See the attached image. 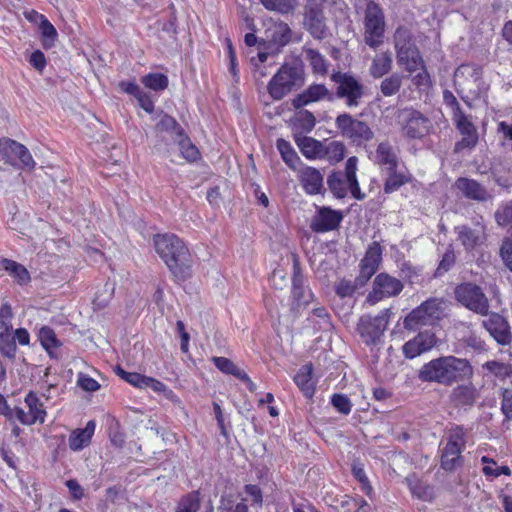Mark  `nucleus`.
I'll return each mask as SVG.
<instances>
[{
  "label": "nucleus",
  "mask_w": 512,
  "mask_h": 512,
  "mask_svg": "<svg viewBox=\"0 0 512 512\" xmlns=\"http://www.w3.org/2000/svg\"><path fill=\"white\" fill-rule=\"evenodd\" d=\"M473 367L469 360L456 356H442L423 365L419 378L425 382H436L445 386L472 378Z\"/></svg>",
  "instance_id": "nucleus-1"
},
{
  "label": "nucleus",
  "mask_w": 512,
  "mask_h": 512,
  "mask_svg": "<svg viewBox=\"0 0 512 512\" xmlns=\"http://www.w3.org/2000/svg\"><path fill=\"white\" fill-rule=\"evenodd\" d=\"M154 246L159 257L177 279L184 280L191 275L192 258L185 243L174 234H160L154 237Z\"/></svg>",
  "instance_id": "nucleus-2"
},
{
  "label": "nucleus",
  "mask_w": 512,
  "mask_h": 512,
  "mask_svg": "<svg viewBox=\"0 0 512 512\" xmlns=\"http://www.w3.org/2000/svg\"><path fill=\"white\" fill-rule=\"evenodd\" d=\"M357 162L356 157H350L346 162L344 172H334L328 177V187L336 198H344L348 191L356 200H363L366 197L361 192L356 177Z\"/></svg>",
  "instance_id": "nucleus-3"
},
{
  "label": "nucleus",
  "mask_w": 512,
  "mask_h": 512,
  "mask_svg": "<svg viewBox=\"0 0 512 512\" xmlns=\"http://www.w3.org/2000/svg\"><path fill=\"white\" fill-rule=\"evenodd\" d=\"M386 21L383 9L374 1L366 4L363 16V40L372 49L379 48L384 42Z\"/></svg>",
  "instance_id": "nucleus-4"
},
{
  "label": "nucleus",
  "mask_w": 512,
  "mask_h": 512,
  "mask_svg": "<svg viewBox=\"0 0 512 512\" xmlns=\"http://www.w3.org/2000/svg\"><path fill=\"white\" fill-rule=\"evenodd\" d=\"M303 83V73L300 69L283 65L268 83L267 91L272 99L281 100L293 89L302 86Z\"/></svg>",
  "instance_id": "nucleus-5"
},
{
  "label": "nucleus",
  "mask_w": 512,
  "mask_h": 512,
  "mask_svg": "<svg viewBox=\"0 0 512 512\" xmlns=\"http://www.w3.org/2000/svg\"><path fill=\"white\" fill-rule=\"evenodd\" d=\"M456 300L470 311L481 316L488 315L490 304L482 288L474 283H462L455 288Z\"/></svg>",
  "instance_id": "nucleus-6"
},
{
  "label": "nucleus",
  "mask_w": 512,
  "mask_h": 512,
  "mask_svg": "<svg viewBox=\"0 0 512 512\" xmlns=\"http://www.w3.org/2000/svg\"><path fill=\"white\" fill-rule=\"evenodd\" d=\"M403 134L411 139H420L428 135L432 128L431 120L418 110L405 108L398 115Z\"/></svg>",
  "instance_id": "nucleus-7"
},
{
  "label": "nucleus",
  "mask_w": 512,
  "mask_h": 512,
  "mask_svg": "<svg viewBox=\"0 0 512 512\" xmlns=\"http://www.w3.org/2000/svg\"><path fill=\"white\" fill-rule=\"evenodd\" d=\"M465 430L461 426L451 428L447 433V444L443 448L441 466L452 471L461 464V452L465 446Z\"/></svg>",
  "instance_id": "nucleus-8"
},
{
  "label": "nucleus",
  "mask_w": 512,
  "mask_h": 512,
  "mask_svg": "<svg viewBox=\"0 0 512 512\" xmlns=\"http://www.w3.org/2000/svg\"><path fill=\"white\" fill-rule=\"evenodd\" d=\"M331 80L338 86L336 95L338 98L345 99L348 107H357L364 96V85L353 75L342 72H335L331 75Z\"/></svg>",
  "instance_id": "nucleus-9"
},
{
  "label": "nucleus",
  "mask_w": 512,
  "mask_h": 512,
  "mask_svg": "<svg viewBox=\"0 0 512 512\" xmlns=\"http://www.w3.org/2000/svg\"><path fill=\"white\" fill-rule=\"evenodd\" d=\"M441 315V302L435 298L428 299L405 317L404 327L408 330H416L419 326L432 324Z\"/></svg>",
  "instance_id": "nucleus-10"
},
{
  "label": "nucleus",
  "mask_w": 512,
  "mask_h": 512,
  "mask_svg": "<svg viewBox=\"0 0 512 512\" xmlns=\"http://www.w3.org/2000/svg\"><path fill=\"white\" fill-rule=\"evenodd\" d=\"M336 126L343 137L357 144L369 141L374 136L373 131L366 122L358 120L347 113L340 114L336 118Z\"/></svg>",
  "instance_id": "nucleus-11"
},
{
  "label": "nucleus",
  "mask_w": 512,
  "mask_h": 512,
  "mask_svg": "<svg viewBox=\"0 0 512 512\" xmlns=\"http://www.w3.org/2000/svg\"><path fill=\"white\" fill-rule=\"evenodd\" d=\"M403 290L402 282L387 273L378 274L373 282V290L367 296V302L374 305L386 297L398 295Z\"/></svg>",
  "instance_id": "nucleus-12"
},
{
  "label": "nucleus",
  "mask_w": 512,
  "mask_h": 512,
  "mask_svg": "<svg viewBox=\"0 0 512 512\" xmlns=\"http://www.w3.org/2000/svg\"><path fill=\"white\" fill-rule=\"evenodd\" d=\"M305 29L316 39L326 36L327 27L323 13V6L315 0H308L304 6Z\"/></svg>",
  "instance_id": "nucleus-13"
},
{
  "label": "nucleus",
  "mask_w": 512,
  "mask_h": 512,
  "mask_svg": "<svg viewBox=\"0 0 512 512\" xmlns=\"http://www.w3.org/2000/svg\"><path fill=\"white\" fill-rule=\"evenodd\" d=\"M0 154L11 165H16L14 159H19L22 169L33 170L36 165L27 147L12 139L0 140Z\"/></svg>",
  "instance_id": "nucleus-14"
},
{
  "label": "nucleus",
  "mask_w": 512,
  "mask_h": 512,
  "mask_svg": "<svg viewBox=\"0 0 512 512\" xmlns=\"http://www.w3.org/2000/svg\"><path fill=\"white\" fill-rule=\"evenodd\" d=\"M454 83L462 90L478 94L482 85V69L473 64H463L454 73Z\"/></svg>",
  "instance_id": "nucleus-15"
},
{
  "label": "nucleus",
  "mask_w": 512,
  "mask_h": 512,
  "mask_svg": "<svg viewBox=\"0 0 512 512\" xmlns=\"http://www.w3.org/2000/svg\"><path fill=\"white\" fill-rule=\"evenodd\" d=\"M390 309L381 311L376 317L363 316L358 324V331L362 337L366 338V342H375L386 330Z\"/></svg>",
  "instance_id": "nucleus-16"
},
{
  "label": "nucleus",
  "mask_w": 512,
  "mask_h": 512,
  "mask_svg": "<svg viewBox=\"0 0 512 512\" xmlns=\"http://www.w3.org/2000/svg\"><path fill=\"white\" fill-rule=\"evenodd\" d=\"M454 187L465 199L478 203H485L493 199L491 192L477 180L468 177H459Z\"/></svg>",
  "instance_id": "nucleus-17"
},
{
  "label": "nucleus",
  "mask_w": 512,
  "mask_h": 512,
  "mask_svg": "<svg viewBox=\"0 0 512 512\" xmlns=\"http://www.w3.org/2000/svg\"><path fill=\"white\" fill-rule=\"evenodd\" d=\"M457 118L453 119L457 129L462 135L460 141L455 144L454 151L473 149L478 143V132L471 119L463 112H457Z\"/></svg>",
  "instance_id": "nucleus-18"
},
{
  "label": "nucleus",
  "mask_w": 512,
  "mask_h": 512,
  "mask_svg": "<svg viewBox=\"0 0 512 512\" xmlns=\"http://www.w3.org/2000/svg\"><path fill=\"white\" fill-rule=\"evenodd\" d=\"M488 318L482 321V326L500 345H508L512 340V333L508 321L498 313H488Z\"/></svg>",
  "instance_id": "nucleus-19"
},
{
  "label": "nucleus",
  "mask_w": 512,
  "mask_h": 512,
  "mask_svg": "<svg viewBox=\"0 0 512 512\" xmlns=\"http://www.w3.org/2000/svg\"><path fill=\"white\" fill-rule=\"evenodd\" d=\"M342 219L343 215L340 211L320 207L312 218L310 228L317 233L331 231L338 228Z\"/></svg>",
  "instance_id": "nucleus-20"
},
{
  "label": "nucleus",
  "mask_w": 512,
  "mask_h": 512,
  "mask_svg": "<svg viewBox=\"0 0 512 512\" xmlns=\"http://www.w3.org/2000/svg\"><path fill=\"white\" fill-rule=\"evenodd\" d=\"M381 259V246L377 242H374L369 246L364 258L361 260L360 274L358 276V281L361 286H364L366 282L375 274Z\"/></svg>",
  "instance_id": "nucleus-21"
},
{
  "label": "nucleus",
  "mask_w": 512,
  "mask_h": 512,
  "mask_svg": "<svg viewBox=\"0 0 512 512\" xmlns=\"http://www.w3.org/2000/svg\"><path fill=\"white\" fill-rule=\"evenodd\" d=\"M449 397L455 407L470 408L480 398V390L472 382H467L453 388Z\"/></svg>",
  "instance_id": "nucleus-22"
},
{
  "label": "nucleus",
  "mask_w": 512,
  "mask_h": 512,
  "mask_svg": "<svg viewBox=\"0 0 512 512\" xmlns=\"http://www.w3.org/2000/svg\"><path fill=\"white\" fill-rule=\"evenodd\" d=\"M436 342V337L433 333L428 331L421 332L404 344L403 353L407 358H415L432 349Z\"/></svg>",
  "instance_id": "nucleus-23"
},
{
  "label": "nucleus",
  "mask_w": 512,
  "mask_h": 512,
  "mask_svg": "<svg viewBox=\"0 0 512 512\" xmlns=\"http://www.w3.org/2000/svg\"><path fill=\"white\" fill-rule=\"evenodd\" d=\"M293 269L292 295L298 308L301 306L305 307L312 301L313 294L303 285V276L300 273L299 263L296 256H294Z\"/></svg>",
  "instance_id": "nucleus-24"
},
{
  "label": "nucleus",
  "mask_w": 512,
  "mask_h": 512,
  "mask_svg": "<svg viewBox=\"0 0 512 512\" xmlns=\"http://www.w3.org/2000/svg\"><path fill=\"white\" fill-rule=\"evenodd\" d=\"M331 98L329 90L323 84H312L301 94H298L292 101L294 108L299 109L312 102H317L325 98Z\"/></svg>",
  "instance_id": "nucleus-25"
},
{
  "label": "nucleus",
  "mask_w": 512,
  "mask_h": 512,
  "mask_svg": "<svg viewBox=\"0 0 512 512\" xmlns=\"http://www.w3.org/2000/svg\"><path fill=\"white\" fill-rule=\"evenodd\" d=\"M299 180L306 193L316 195L323 189V175L313 167H305L299 173Z\"/></svg>",
  "instance_id": "nucleus-26"
},
{
  "label": "nucleus",
  "mask_w": 512,
  "mask_h": 512,
  "mask_svg": "<svg viewBox=\"0 0 512 512\" xmlns=\"http://www.w3.org/2000/svg\"><path fill=\"white\" fill-rule=\"evenodd\" d=\"M458 237L466 249H473L478 245L484 236L485 227L478 221L475 228L466 225L457 227Z\"/></svg>",
  "instance_id": "nucleus-27"
},
{
  "label": "nucleus",
  "mask_w": 512,
  "mask_h": 512,
  "mask_svg": "<svg viewBox=\"0 0 512 512\" xmlns=\"http://www.w3.org/2000/svg\"><path fill=\"white\" fill-rule=\"evenodd\" d=\"M266 37L274 45L283 47L291 40V29L284 22H274L267 28Z\"/></svg>",
  "instance_id": "nucleus-28"
},
{
  "label": "nucleus",
  "mask_w": 512,
  "mask_h": 512,
  "mask_svg": "<svg viewBox=\"0 0 512 512\" xmlns=\"http://www.w3.org/2000/svg\"><path fill=\"white\" fill-rule=\"evenodd\" d=\"M392 64L393 59L390 51L377 53L372 59L369 73L373 78L379 79L391 71Z\"/></svg>",
  "instance_id": "nucleus-29"
},
{
  "label": "nucleus",
  "mask_w": 512,
  "mask_h": 512,
  "mask_svg": "<svg viewBox=\"0 0 512 512\" xmlns=\"http://www.w3.org/2000/svg\"><path fill=\"white\" fill-rule=\"evenodd\" d=\"M94 431V421H89L84 429H77L73 431L69 437V448L73 451H79L89 445Z\"/></svg>",
  "instance_id": "nucleus-30"
},
{
  "label": "nucleus",
  "mask_w": 512,
  "mask_h": 512,
  "mask_svg": "<svg viewBox=\"0 0 512 512\" xmlns=\"http://www.w3.org/2000/svg\"><path fill=\"white\" fill-rule=\"evenodd\" d=\"M396 58L398 64L404 66L405 70L411 74L423 68L424 62L417 47L398 52Z\"/></svg>",
  "instance_id": "nucleus-31"
},
{
  "label": "nucleus",
  "mask_w": 512,
  "mask_h": 512,
  "mask_svg": "<svg viewBox=\"0 0 512 512\" xmlns=\"http://www.w3.org/2000/svg\"><path fill=\"white\" fill-rule=\"evenodd\" d=\"M296 144L306 158H323V144L320 141L312 137L302 136L296 138Z\"/></svg>",
  "instance_id": "nucleus-32"
},
{
  "label": "nucleus",
  "mask_w": 512,
  "mask_h": 512,
  "mask_svg": "<svg viewBox=\"0 0 512 512\" xmlns=\"http://www.w3.org/2000/svg\"><path fill=\"white\" fill-rule=\"evenodd\" d=\"M312 365H304L294 377V381L303 394L310 398L314 394L315 385L312 381Z\"/></svg>",
  "instance_id": "nucleus-33"
},
{
  "label": "nucleus",
  "mask_w": 512,
  "mask_h": 512,
  "mask_svg": "<svg viewBox=\"0 0 512 512\" xmlns=\"http://www.w3.org/2000/svg\"><path fill=\"white\" fill-rule=\"evenodd\" d=\"M377 162L387 171L397 168L398 160L392 147L387 143H380L376 150Z\"/></svg>",
  "instance_id": "nucleus-34"
},
{
  "label": "nucleus",
  "mask_w": 512,
  "mask_h": 512,
  "mask_svg": "<svg viewBox=\"0 0 512 512\" xmlns=\"http://www.w3.org/2000/svg\"><path fill=\"white\" fill-rule=\"evenodd\" d=\"M0 265L5 271L15 278L18 284L24 285L30 281L29 272L22 264L3 258L0 260Z\"/></svg>",
  "instance_id": "nucleus-35"
},
{
  "label": "nucleus",
  "mask_w": 512,
  "mask_h": 512,
  "mask_svg": "<svg viewBox=\"0 0 512 512\" xmlns=\"http://www.w3.org/2000/svg\"><path fill=\"white\" fill-rule=\"evenodd\" d=\"M403 79L404 76L398 73H393L384 78L380 83V91L382 95L385 97L396 95L402 87Z\"/></svg>",
  "instance_id": "nucleus-36"
},
{
  "label": "nucleus",
  "mask_w": 512,
  "mask_h": 512,
  "mask_svg": "<svg viewBox=\"0 0 512 512\" xmlns=\"http://www.w3.org/2000/svg\"><path fill=\"white\" fill-rule=\"evenodd\" d=\"M394 47L396 54L400 51H405L416 47L412 41L411 31L408 28L400 26L396 29L394 33Z\"/></svg>",
  "instance_id": "nucleus-37"
},
{
  "label": "nucleus",
  "mask_w": 512,
  "mask_h": 512,
  "mask_svg": "<svg viewBox=\"0 0 512 512\" xmlns=\"http://www.w3.org/2000/svg\"><path fill=\"white\" fill-rule=\"evenodd\" d=\"M25 403L29 408V415H31V418H33V424L37 421L43 423L45 420L46 411L38 397L33 392H29L25 397Z\"/></svg>",
  "instance_id": "nucleus-38"
},
{
  "label": "nucleus",
  "mask_w": 512,
  "mask_h": 512,
  "mask_svg": "<svg viewBox=\"0 0 512 512\" xmlns=\"http://www.w3.org/2000/svg\"><path fill=\"white\" fill-rule=\"evenodd\" d=\"M304 54L306 60L309 61L314 73L320 75L327 74V62L322 54L312 48H305Z\"/></svg>",
  "instance_id": "nucleus-39"
},
{
  "label": "nucleus",
  "mask_w": 512,
  "mask_h": 512,
  "mask_svg": "<svg viewBox=\"0 0 512 512\" xmlns=\"http://www.w3.org/2000/svg\"><path fill=\"white\" fill-rule=\"evenodd\" d=\"M323 158L331 163H338L345 156V145L340 141H331L327 145H323Z\"/></svg>",
  "instance_id": "nucleus-40"
},
{
  "label": "nucleus",
  "mask_w": 512,
  "mask_h": 512,
  "mask_svg": "<svg viewBox=\"0 0 512 512\" xmlns=\"http://www.w3.org/2000/svg\"><path fill=\"white\" fill-rule=\"evenodd\" d=\"M212 361L221 372L233 375L238 379L246 378V372L238 368L230 359L226 357H213Z\"/></svg>",
  "instance_id": "nucleus-41"
},
{
  "label": "nucleus",
  "mask_w": 512,
  "mask_h": 512,
  "mask_svg": "<svg viewBox=\"0 0 512 512\" xmlns=\"http://www.w3.org/2000/svg\"><path fill=\"white\" fill-rule=\"evenodd\" d=\"M277 148L284 162L290 168L295 169L300 159L295 150L290 145V143L285 141L284 139H279L277 141Z\"/></svg>",
  "instance_id": "nucleus-42"
},
{
  "label": "nucleus",
  "mask_w": 512,
  "mask_h": 512,
  "mask_svg": "<svg viewBox=\"0 0 512 512\" xmlns=\"http://www.w3.org/2000/svg\"><path fill=\"white\" fill-rule=\"evenodd\" d=\"M388 177L384 184V192L392 193L398 190L402 185L410 181V178L403 173L397 172L396 169L387 171Z\"/></svg>",
  "instance_id": "nucleus-43"
},
{
  "label": "nucleus",
  "mask_w": 512,
  "mask_h": 512,
  "mask_svg": "<svg viewBox=\"0 0 512 512\" xmlns=\"http://www.w3.org/2000/svg\"><path fill=\"white\" fill-rule=\"evenodd\" d=\"M40 33L43 37V46L45 48H50L54 45L55 40L57 39L58 33L55 27L51 24V22L44 18L39 25Z\"/></svg>",
  "instance_id": "nucleus-44"
},
{
  "label": "nucleus",
  "mask_w": 512,
  "mask_h": 512,
  "mask_svg": "<svg viewBox=\"0 0 512 512\" xmlns=\"http://www.w3.org/2000/svg\"><path fill=\"white\" fill-rule=\"evenodd\" d=\"M142 83L154 91H161L167 88L168 78L164 74L152 73L144 76Z\"/></svg>",
  "instance_id": "nucleus-45"
},
{
  "label": "nucleus",
  "mask_w": 512,
  "mask_h": 512,
  "mask_svg": "<svg viewBox=\"0 0 512 512\" xmlns=\"http://www.w3.org/2000/svg\"><path fill=\"white\" fill-rule=\"evenodd\" d=\"M39 339L42 346L51 354L53 348H58L61 343L55 332L50 327H42L39 331Z\"/></svg>",
  "instance_id": "nucleus-46"
},
{
  "label": "nucleus",
  "mask_w": 512,
  "mask_h": 512,
  "mask_svg": "<svg viewBox=\"0 0 512 512\" xmlns=\"http://www.w3.org/2000/svg\"><path fill=\"white\" fill-rule=\"evenodd\" d=\"M200 508V497L198 492L189 493L183 497L178 504L176 512H197Z\"/></svg>",
  "instance_id": "nucleus-47"
},
{
  "label": "nucleus",
  "mask_w": 512,
  "mask_h": 512,
  "mask_svg": "<svg viewBox=\"0 0 512 512\" xmlns=\"http://www.w3.org/2000/svg\"><path fill=\"white\" fill-rule=\"evenodd\" d=\"M483 368L498 378H506L512 374V366L499 361H488Z\"/></svg>",
  "instance_id": "nucleus-48"
},
{
  "label": "nucleus",
  "mask_w": 512,
  "mask_h": 512,
  "mask_svg": "<svg viewBox=\"0 0 512 512\" xmlns=\"http://www.w3.org/2000/svg\"><path fill=\"white\" fill-rule=\"evenodd\" d=\"M358 287H362L358 281V277L355 281L342 279L336 284L335 292L341 298L351 297Z\"/></svg>",
  "instance_id": "nucleus-49"
},
{
  "label": "nucleus",
  "mask_w": 512,
  "mask_h": 512,
  "mask_svg": "<svg viewBox=\"0 0 512 512\" xmlns=\"http://www.w3.org/2000/svg\"><path fill=\"white\" fill-rule=\"evenodd\" d=\"M410 490L413 495L417 498L429 501L433 497V490L428 485H425L423 482L419 480H409Z\"/></svg>",
  "instance_id": "nucleus-50"
},
{
  "label": "nucleus",
  "mask_w": 512,
  "mask_h": 512,
  "mask_svg": "<svg viewBox=\"0 0 512 512\" xmlns=\"http://www.w3.org/2000/svg\"><path fill=\"white\" fill-rule=\"evenodd\" d=\"M261 2L268 10L289 13L294 9L296 0H261Z\"/></svg>",
  "instance_id": "nucleus-51"
},
{
  "label": "nucleus",
  "mask_w": 512,
  "mask_h": 512,
  "mask_svg": "<svg viewBox=\"0 0 512 512\" xmlns=\"http://www.w3.org/2000/svg\"><path fill=\"white\" fill-rule=\"evenodd\" d=\"M179 147L182 156L188 161H195L199 157V151L190 140L182 134V137H178Z\"/></svg>",
  "instance_id": "nucleus-52"
},
{
  "label": "nucleus",
  "mask_w": 512,
  "mask_h": 512,
  "mask_svg": "<svg viewBox=\"0 0 512 512\" xmlns=\"http://www.w3.org/2000/svg\"><path fill=\"white\" fill-rule=\"evenodd\" d=\"M0 351L9 358L14 357L16 352V343L12 332L0 333Z\"/></svg>",
  "instance_id": "nucleus-53"
},
{
  "label": "nucleus",
  "mask_w": 512,
  "mask_h": 512,
  "mask_svg": "<svg viewBox=\"0 0 512 512\" xmlns=\"http://www.w3.org/2000/svg\"><path fill=\"white\" fill-rule=\"evenodd\" d=\"M12 308L8 303L0 307V333L12 332Z\"/></svg>",
  "instance_id": "nucleus-54"
},
{
  "label": "nucleus",
  "mask_w": 512,
  "mask_h": 512,
  "mask_svg": "<svg viewBox=\"0 0 512 512\" xmlns=\"http://www.w3.org/2000/svg\"><path fill=\"white\" fill-rule=\"evenodd\" d=\"M156 128L159 131L175 132V134L178 137H182V134H183V130L181 129V127L179 126L177 121L169 115H164L161 118V120L158 122V124L156 125Z\"/></svg>",
  "instance_id": "nucleus-55"
},
{
  "label": "nucleus",
  "mask_w": 512,
  "mask_h": 512,
  "mask_svg": "<svg viewBox=\"0 0 512 512\" xmlns=\"http://www.w3.org/2000/svg\"><path fill=\"white\" fill-rule=\"evenodd\" d=\"M331 402L335 409L340 413L345 415L350 413L352 404L347 396L335 394L333 395Z\"/></svg>",
  "instance_id": "nucleus-56"
},
{
  "label": "nucleus",
  "mask_w": 512,
  "mask_h": 512,
  "mask_svg": "<svg viewBox=\"0 0 512 512\" xmlns=\"http://www.w3.org/2000/svg\"><path fill=\"white\" fill-rule=\"evenodd\" d=\"M501 411L507 422L512 420V390L504 389L502 391Z\"/></svg>",
  "instance_id": "nucleus-57"
},
{
  "label": "nucleus",
  "mask_w": 512,
  "mask_h": 512,
  "mask_svg": "<svg viewBox=\"0 0 512 512\" xmlns=\"http://www.w3.org/2000/svg\"><path fill=\"white\" fill-rule=\"evenodd\" d=\"M297 121L306 131H311L316 124L315 116L308 110L299 111L297 113Z\"/></svg>",
  "instance_id": "nucleus-58"
},
{
  "label": "nucleus",
  "mask_w": 512,
  "mask_h": 512,
  "mask_svg": "<svg viewBox=\"0 0 512 512\" xmlns=\"http://www.w3.org/2000/svg\"><path fill=\"white\" fill-rule=\"evenodd\" d=\"M500 254L506 266L512 271V226L510 229V237L503 242Z\"/></svg>",
  "instance_id": "nucleus-59"
},
{
  "label": "nucleus",
  "mask_w": 512,
  "mask_h": 512,
  "mask_svg": "<svg viewBox=\"0 0 512 512\" xmlns=\"http://www.w3.org/2000/svg\"><path fill=\"white\" fill-rule=\"evenodd\" d=\"M495 219L501 226H506L512 222V204H506L495 213Z\"/></svg>",
  "instance_id": "nucleus-60"
},
{
  "label": "nucleus",
  "mask_w": 512,
  "mask_h": 512,
  "mask_svg": "<svg viewBox=\"0 0 512 512\" xmlns=\"http://www.w3.org/2000/svg\"><path fill=\"white\" fill-rule=\"evenodd\" d=\"M77 384L83 390L88 392H95L100 388L99 383L95 379L83 373L78 375Z\"/></svg>",
  "instance_id": "nucleus-61"
},
{
  "label": "nucleus",
  "mask_w": 512,
  "mask_h": 512,
  "mask_svg": "<svg viewBox=\"0 0 512 512\" xmlns=\"http://www.w3.org/2000/svg\"><path fill=\"white\" fill-rule=\"evenodd\" d=\"M418 73L413 77V83L418 88H426L430 84V76L426 71L425 65L423 64V68L418 69Z\"/></svg>",
  "instance_id": "nucleus-62"
},
{
  "label": "nucleus",
  "mask_w": 512,
  "mask_h": 512,
  "mask_svg": "<svg viewBox=\"0 0 512 512\" xmlns=\"http://www.w3.org/2000/svg\"><path fill=\"white\" fill-rule=\"evenodd\" d=\"M29 63L39 72H42L46 66V58L40 50L34 51L29 59Z\"/></svg>",
  "instance_id": "nucleus-63"
},
{
  "label": "nucleus",
  "mask_w": 512,
  "mask_h": 512,
  "mask_svg": "<svg viewBox=\"0 0 512 512\" xmlns=\"http://www.w3.org/2000/svg\"><path fill=\"white\" fill-rule=\"evenodd\" d=\"M66 486L69 489V492L71 494V497L74 500H80L84 496V489L81 487V485L78 483L75 479H69L66 481Z\"/></svg>",
  "instance_id": "nucleus-64"
}]
</instances>
